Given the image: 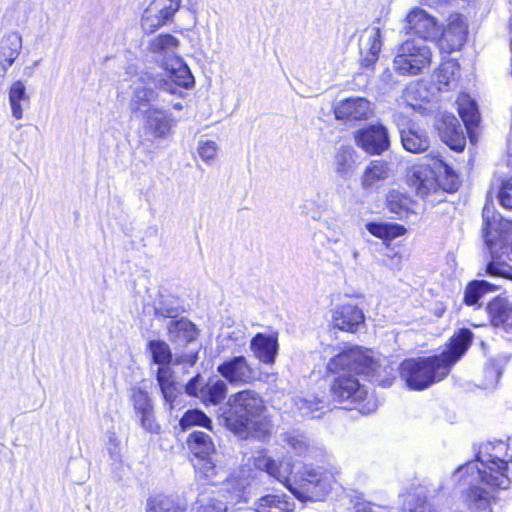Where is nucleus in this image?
<instances>
[{"label":"nucleus","instance_id":"nucleus-1","mask_svg":"<svg viewBox=\"0 0 512 512\" xmlns=\"http://www.w3.org/2000/svg\"><path fill=\"white\" fill-rule=\"evenodd\" d=\"M453 480L466 487L464 497L470 507L491 512L497 491L509 488L512 481V438L483 444L474 461L454 472Z\"/></svg>","mask_w":512,"mask_h":512},{"label":"nucleus","instance_id":"nucleus-2","mask_svg":"<svg viewBox=\"0 0 512 512\" xmlns=\"http://www.w3.org/2000/svg\"><path fill=\"white\" fill-rule=\"evenodd\" d=\"M472 337L469 329H461L451 338L448 349L440 355L404 360L399 367L401 379L409 389L418 391L443 380L466 352Z\"/></svg>","mask_w":512,"mask_h":512},{"label":"nucleus","instance_id":"nucleus-3","mask_svg":"<svg viewBox=\"0 0 512 512\" xmlns=\"http://www.w3.org/2000/svg\"><path fill=\"white\" fill-rule=\"evenodd\" d=\"M375 370L371 356L358 347L342 351L327 363V372L335 378L331 384L334 400L339 403H356L366 397L367 391L356 375L370 374Z\"/></svg>","mask_w":512,"mask_h":512},{"label":"nucleus","instance_id":"nucleus-4","mask_svg":"<svg viewBox=\"0 0 512 512\" xmlns=\"http://www.w3.org/2000/svg\"><path fill=\"white\" fill-rule=\"evenodd\" d=\"M253 465L283 484L301 501H323L331 490L332 476L320 468H305L293 485L290 482L293 465L289 460H275L266 454H259L253 457Z\"/></svg>","mask_w":512,"mask_h":512},{"label":"nucleus","instance_id":"nucleus-5","mask_svg":"<svg viewBox=\"0 0 512 512\" xmlns=\"http://www.w3.org/2000/svg\"><path fill=\"white\" fill-rule=\"evenodd\" d=\"M230 412L226 426L241 438H262L268 434L270 424L265 416L262 397L252 390H243L229 398Z\"/></svg>","mask_w":512,"mask_h":512},{"label":"nucleus","instance_id":"nucleus-6","mask_svg":"<svg viewBox=\"0 0 512 512\" xmlns=\"http://www.w3.org/2000/svg\"><path fill=\"white\" fill-rule=\"evenodd\" d=\"M180 41L171 34H159L149 41L148 49L161 63L164 76L159 80L160 88L171 94H177L179 88H189L194 77L181 57L178 56Z\"/></svg>","mask_w":512,"mask_h":512},{"label":"nucleus","instance_id":"nucleus-7","mask_svg":"<svg viewBox=\"0 0 512 512\" xmlns=\"http://www.w3.org/2000/svg\"><path fill=\"white\" fill-rule=\"evenodd\" d=\"M483 236L492 258L487 273L506 276L512 262V221L501 218L488 203L483 208Z\"/></svg>","mask_w":512,"mask_h":512},{"label":"nucleus","instance_id":"nucleus-8","mask_svg":"<svg viewBox=\"0 0 512 512\" xmlns=\"http://www.w3.org/2000/svg\"><path fill=\"white\" fill-rule=\"evenodd\" d=\"M431 61V50L422 39H408L397 49L394 70L401 75L420 74Z\"/></svg>","mask_w":512,"mask_h":512},{"label":"nucleus","instance_id":"nucleus-9","mask_svg":"<svg viewBox=\"0 0 512 512\" xmlns=\"http://www.w3.org/2000/svg\"><path fill=\"white\" fill-rule=\"evenodd\" d=\"M148 346L153 362L157 364L158 367H170L171 363L175 365L183 364L193 366L197 362V350L195 348L183 352L176 351L173 356L169 345L164 341H150Z\"/></svg>","mask_w":512,"mask_h":512},{"label":"nucleus","instance_id":"nucleus-10","mask_svg":"<svg viewBox=\"0 0 512 512\" xmlns=\"http://www.w3.org/2000/svg\"><path fill=\"white\" fill-rule=\"evenodd\" d=\"M356 144L371 155H380L390 146L389 134L381 124L370 125L359 130L355 135Z\"/></svg>","mask_w":512,"mask_h":512},{"label":"nucleus","instance_id":"nucleus-11","mask_svg":"<svg viewBox=\"0 0 512 512\" xmlns=\"http://www.w3.org/2000/svg\"><path fill=\"white\" fill-rule=\"evenodd\" d=\"M407 182L416 194L422 198L439 190L435 171L428 164L413 165L407 173Z\"/></svg>","mask_w":512,"mask_h":512},{"label":"nucleus","instance_id":"nucleus-12","mask_svg":"<svg viewBox=\"0 0 512 512\" xmlns=\"http://www.w3.org/2000/svg\"><path fill=\"white\" fill-rule=\"evenodd\" d=\"M167 329L168 338L174 344L176 351L180 348H187V351L193 348L199 350L195 343L198 332L196 326L189 320L182 318L170 321Z\"/></svg>","mask_w":512,"mask_h":512},{"label":"nucleus","instance_id":"nucleus-13","mask_svg":"<svg viewBox=\"0 0 512 512\" xmlns=\"http://www.w3.org/2000/svg\"><path fill=\"white\" fill-rule=\"evenodd\" d=\"M467 36V25L462 16L451 15L447 27L439 40L441 50L450 53L459 50Z\"/></svg>","mask_w":512,"mask_h":512},{"label":"nucleus","instance_id":"nucleus-14","mask_svg":"<svg viewBox=\"0 0 512 512\" xmlns=\"http://www.w3.org/2000/svg\"><path fill=\"white\" fill-rule=\"evenodd\" d=\"M373 111V105L363 97L347 98L337 102L334 106V114L337 119L364 120Z\"/></svg>","mask_w":512,"mask_h":512},{"label":"nucleus","instance_id":"nucleus-15","mask_svg":"<svg viewBox=\"0 0 512 512\" xmlns=\"http://www.w3.org/2000/svg\"><path fill=\"white\" fill-rule=\"evenodd\" d=\"M218 372L232 384H244L250 382L254 377L253 369L244 356H236L217 368Z\"/></svg>","mask_w":512,"mask_h":512},{"label":"nucleus","instance_id":"nucleus-16","mask_svg":"<svg viewBox=\"0 0 512 512\" xmlns=\"http://www.w3.org/2000/svg\"><path fill=\"white\" fill-rule=\"evenodd\" d=\"M440 137L452 150L463 151L466 145L464 127L454 115H444L438 126Z\"/></svg>","mask_w":512,"mask_h":512},{"label":"nucleus","instance_id":"nucleus-17","mask_svg":"<svg viewBox=\"0 0 512 512\" xmlns=\"http://www.w3.org/2000/svg\"><path fill=\"white\" fill-rule=\"evenodd\" d=\"M364 319L363 311L351 303L339 305L332 312L333 327L342 331H355Z\"/></svg>","mask_w":512,"mask_h":512},{"label":"nucleus","instance_id":"nucleus-18","mask_svg":"<svg viewBox=\"0 0 512 512\" xmlns=\"http://www.w3.org/2000/svg\"><path fill=\"white\" fill-rule=\"evenodd\" d=\"M408 29L420 36L419 39H435L438 36L439 28L436 20L425 10L414 8L407 15Z\"/></svg>","mask_w":512,"mask_h":512},{"label":"nucleus","instance_id":"nucleus-19","mask_svg":"<svg viewBox=\"0 0 512 512\" xmlns=\"http://www.w3.org/2000/svg\"><path fill=\"white\" fill-rule=\"evenodd\" d=\"M174 126L172 116L164 111L152 110L149 112L144 131L149 141L167 138Z\"/></svg>","mask_w":512,"mask_h":512},{"label":"nucleus","instance_id":"nucleus-20","mask_svg":"<svg viewBox=\"0 0 512 512\" xmlns=\"http://www.w3.org/2000/svg\"><path fill=\"white\" fill-rule=\"evenodd\" d=\"M359 46L362 55V65L365 67L373 66L378 60L382 49L380 28L373 26L366 29L360 38Z\"/></svg>","mask_w":512,"mask_h":512},{"label":"nucleus","instance_id":"nucleus-21","mask_svg":"<svg viewBox=\"0 0 512 512\" xmlns=\"http://www.w3.org/2000/svg\"><path fill=\"white\" fill-rule=\"evenodd\" d=\"M22 48V37L18 32H11L0 41V77H4L7 70L15 62Z\"/></svg>","mask_w":512,"mask_h":512},{"label":"nucleus","instance_id":"nucleus-22","mask_svg":"<svg viewBox=\"0 0 512 512\" xmlns=\"http://www.w3.org/2000/svg\"><path fill=\"white\" fill-rule=\"evenodd\" d=\"M358 155L353 147L342 145L333 156L334 172L342 179L351 178L357 169Z\"/></svg>","mask_w":512,"mask_h":512},{"label":"nucleus","instance_id":"nucleus-23","mask_svg":"<svg viewBox=\"0 0 512 512\" xmlns=\"http://www.w3.org/2000/svg\"><path fill=\"white\" fill-rule=\"evenodd\" d=\"M392 174L391 166L384 160H372L363 170L361 187L365 191L375 188L380 182L387 180Z\"/></svg>","mask_w":512,"mask_h":512},{"label":"nucleus","instance_id":"nucleus-24","mask_svg":"<svg viewBox=\"0 0 512 512\" xmlns=\"http://www.w3.org/2000/svg\"><path fill=\"white\" fill-rule=\"evenodd\" d=\"M250 348L254 356L265 364H273L278 351L277 338L257 333L251 340Z\"/></svg>","mask_w":512,"mask_h":512},{"label":"nucleus","instance_id":"nucleus-25","mask_svg":"<svg viewBox=\"0 0 512 512\" xmlns=\"http://www.w3.org/2000/svg\"><path fill=\"white\" fill-rule=\"evenodd\" d=\"M134 409L142 427L150 433H157L159 425L155 421L150 399L142 390L133 393Z\"/></svg>","mask_w":512,"mask_h":512},{"label":"nucleus","instance_id":"nucleus-26","mask_svg":"<svg viewBox=\"0 0 512 512\" xmlns=\"http://www.w3.org/2000/svg\"><path fill=\"white\" fill-rule=\"evenodd\" d=\"M403 148L411 153H423L428 150L430 141L426 132L415 126L399 128Z\"/></svg>","mask_w":512,"mask_h":512},{"label":"nucleus","instance_id":"nucleus-27","mask_svg":"<svg viewBox=\"0 0 512 512\" xmlns=\"http://www.w3.org/2000/svg\"><path fill=\"white\" fill-rule=\"evenodd\" d=\"M487 310L493 326L502 328L512 333V304L502 298H495L491 301Z\"/></svg>","mask_w":512,"mask_h":512},{"label":"nucleus","instance_id":"nucleus-28","mask_svg":"<svg viewBox=\"0 0 512 512\" xmlns=\"http://www.w3.org/2000/svg\"><path fill=\"white\" fill-rule=\"evenodd\" d=\"M8 99L12 116L17 120L22 119L24 110L28 108L30 104V96L26 91V86L23 81L17 80L12 83L8 91Z\"/></svg>","mask_w":512,"mask_h":512},{"label":"nucleus","instance_id":"nucleus-29","mask_svg":"<svg viewBox=\"0 0 512 512\" xmlns=\"http://www.w3.org/2000/svg\"><path fill=\"white\" fill-rule=\"evenodd\" d=\"M257 512H293L295 504L285 494H267L255 502Z\"/></svg>","mask_w":512,"mask_h":512},{"label":"nucleus","instance_id":"nucleus-30","mask_svg":"<svg viewBox=\"0 0 512 512\" xmlns=\"http://www.w3.org/2000/svg\"><path fill=\"white\" fill-rule=\"evenodd\" d=\"M327 249L333 254V261L337 265H348L351 259L356 262L359 257L357 248L347 236L337 241L332 240Z\"/></svg>","mask_w":512,"mask_h":512},{"label":"nucleus","instance_id":"nucleus-31","mask_svg":"<svg viewBox=\"0 0 512 512\" xmlns=\"http://www.w3.org/2000/svg\"><path fill=\"white\" fill-rule=\"evenodd\" d=\"M187 444L197 460L210 457L215 451V445L210 435L202 431L192 432L188 436Z\"/></svg>","mask_w":512,"mask_h":512},{"label":"nucleus","instance_id":"nucleus-32","mask_svg":"<svg viewBox=\"0 0 512 512\" xmlns=\"http://www.w3.org/2000/svg\"><path fill=\"white\" fill-rule=\"evenodd\" d=\"M459 64L454 60L443 62L434 77L438 90H449L457 86Z\"/></svg>","mask_w":512,"mask_h":512},{"label":"nucleus","instance_id":"nucleus-33","mask_svg":"<svg viewBox=\"0 0 512 512\" xmlns=\"http://www.w3.org/2000/svg\"><path fill=\"white\" fill-rule=\"evenodd\" d=\"M156 378L164 400L170 405V408L172 409L173 403L179 394V390L173 379V371L171 367H158L156 371Z\"/></svg>","mask_w":512,"mask_h":512},{"label":"nucleus","instance_id":"nucleus-34","mask_svg":"<svg viewBox=\"0 0 512 512\" xmlns=\"http://www.w3.org/2000/svg\"><path fill=\"white\" fill-rule=\"evenodd\" d=\"M386 205L389 211L396 214L400 219L406 218L409 213L415 212V203L411 198L397 190L388 193Z\"/></svg>","mask_w":512,"mask_h":512},{"label":"nucleus","instance_id":"nucleus-35","mask_svg":"<svg viewBox=\"0 0 512 512\" xmlns=\"http://www.w3.org/2000/svg\"><path fill=\"white\" fill-rule=\"evenodd\" d=\"M458 112L468 132L477 126L480 120L476 102L467 94H461L457 99Z\"/></svg>","mask_w":512,"mask_h":512},{"label":"nucleus","instance_id":"nucleus-36","mask_svg":"<svg viewBox=\"0 0 512 512\" xmlns=\"http://www.w3.org/2000/svg\"><path fill=\"white\" fill-rule=\"evenodd\" d=\"M227 393V385L223 380L209 381L200 389V400L204 403L218 404Z\"/></svg>","mask_w":512,"mask_h":512},{"label":"nucleus","instance_id":"nucleus-37","mask_svg":"<svg viewBox=\"0 0 512 512\" xmlns=\"http://www.w3.org/2000/svg\"><path fill=\"white\" fill-rule=\"evenodd\" d=\"M428 98V92L420 83L410 84L403 93L404 102L413 110H421Z\"/></svg>","mask_w":512,"mask_h":512},{"label":"nucleus","instance_id":"nucleus-38","mask_svg":"<svg viewBox=\"0 0 512 512\" xmlns=\"http://www.w3.org/2000/svg\"><path fill=\"white\" fill-rule=\"evenodd\" d=\"M499 289V285L495 283H490L488 281H473L471 282L465 290L464 302L467 305H474L478 303L480 298L491 291Z\"/></svg>","mask_w":512,"mask_h":512},{"label":"nucleus","instance_id":"nucleus-39","mask_svg":"<svg viewBox=\"0 0 512 512\" xmlns=\"http://www.w3.org/2000/svg\"><path fill=\"white\" fill-rule=\"evenodd\" d=\"M196 473L212 484H217L221 480V476H219L221 469L218 468L212 461L210 457L197 460V462L193 463Z\"/></svg>","mask_w":512,"mask_h":512},{"label":"nucleus","instance_id":"nucleus-40","mask_svg":"<svg viewBox=\"0 0 512 512\" xmlns=\"http://www.w3.org/2000/svg\"><path fill=\"white\" fill-rule=\"evenodd\" d=\"M147 512H185V507L168 496H156L149 500Z\"/></svg>","mask_w":512,"mask_h":512},{"label":"nucleus","instance_id":"nucleus-41","mask_svg":"<svg viewBox=\"0 0 512 512\" xmlns=\"http://www.w3.org/2000/svg\"><path fill=\"white\" fill-rule=\"evenodd\" d=\"M284 447L290 448L297 455H305L309 450V444L306 438L296 432H287L282 435Z\"/></svg>","mask_w":512,"mask_h":512},{"label":"nucleus","instance_id":"nucleus-42","mask_svg":"<svg viewBox=\"0 0 512 512\" xmlns=\"http://www.w3.org/2000/svg\"><path fill=\"white\" fill-rule=\"evenodd\" d=\"M196 512H227L226 503L214 496H202L196 502Z\"/></svg>","mask_w":512,"mask_h":512},{"label":"nucleus","instance_id":"nucleus-43","mask_svg":"<svg viewBox=\"0 0 512 512\" xmlns=\"http://www.w3.org/2000/svg\"><path fill=\"white\" fill-rule=\"evenodd\" d=\"M211 420L200 410H188L180 419V425L185 430L194 425L210 428Z\"/></svg>","mask_w":512,"mask_h":512},{"label":"nucleus","instance_id":"nucleus-44","mask_svg":"<svg viewBox=\"0 0 512 512\" xmlns=\"http://www.w3.org/2000/svg\"><path fill=\"white\" fill-rule=\"evenodd\" d=\"M197 153L204 162L210 163L218 154V145L215 141L201 138L198 141Z\"/></svg>","mask_w":512,"mask_h":512},{"label":"nucleus","instance_id":"nucleus-45","mask_svg":"<svg viewBox=\"0 0 512 512\" xmlns=\"http://www.w3.org/2000/svg\"><path fill=\"white\" fill-rule=\"evenodd\" d=\"M167 22L158 18L155 14L150 13L149 10L145 9L141 18V27L146 33H153L158 28L164 26Z\"/></svg>","mask_w":512,"mask_h":512},{"label":"nucleus","instance_id":"nucleus-46","mask_svg":"<svg viewBox=\"0 0 512 512\" xmlns=\"http://www.w3.org/2000/svg\"><path fill=\"white\" fill-rule=\"evenodd\" d=\"M497 198L503 208L512 210V179L502 182Z\"/></svg>","mask_w":512,"mask_h":512},{"label":"nucleus","instance_id":"nucleus-47","mask_svg":"<svg viewBox=\"0 0 512 512\" xmlns=\"http://www.w3.org/2000/svg\"><path fill=\"white\" fill-rule=\"evenodd\" d=\"M159 8L162 10L164 17L167 21L172 20L175 13L179 10L181 0H154Z\"/></svg>","mask_w":512,"mask_h":512},{"label":"nucleus","instance_id":"nucleus-48","mask_svg":"<svg viewBox=\"0 0 512 512\" xmlns=\"http://www.w3.org/2000/svg\"><path fill=\"white\" fill-rule=\"evenodd\" d=\"M324 226H325L324 234H325L327 246L332 244V240L337 241L340 238L346 237L343 229L339 225L325 221Z\"/></svg>","mask_w":512,"mask_h":512},{"label":"nucleus","instance_id":"nucleus-49","mask_svg":"<svg viewBox=\"0 0 512 512\" xmlns=\"http://www.w3.org/2000/svg\"><path fill=\"white\" fill-rule=\"evenodd\" d=\"M257 478V473L248 467H242L237 474L238 485L244 489L252 484Z\"/></svg>","mask_w":512,"mask_h":512},{"label":"nucleus","instance_id":"nucleus-50","mask_svg":"<svg viewBox=\"0 0 512 512\" xmlns=\"http://www.w3.org/2000/svg\"><path fill=\"white\" fill-rule=\"evenodd\" d=\"M228 338L237 345H244L247 338V328L244 325L236 326L229 332Z\"/></svg>","mask_w":512,"mask_h":512},{"label":"nucleus","instance_id":"nucleus-51","mask_svg":"<svg viewBox=\"0 0 512 512\" xmlns=\"http://www.w3.org/2000/svg\"><path fill=\"white\" fill-rule=\"evenodd\" d=\"M366 229L371 233L372 235L378 237V238H388V227L386 223H368L366 225Z\"/></svg>","mask_w":512,"mask_h":512},{"label":"nucleus","instance_id":"nucleus-52","mask_svg":"<svg viewBox=\"0 0 512 512\" xmlns=\"http://www.w3.org/2000/svg\"><path fill=\"white\" fill-rule=\"evenodd\" d=\"M205 386L202 381V378L197 375L192 378L186 385L185 389L187 394L198 397L200 399V389Z\"/></svg>","mask_w":512,"mask_h":512},{"label":"nucleus","instance_id":"nucleus-53","mask_svg":"<svg viewBox=\"0 0 512 512\" xmlns=\"http://www.w3.org/2000/svg\"><path fill=\"white\" fill-rule=\"evenodd\" d=\"M156 313L162 317L174 318L180 314V309L178 307L168 306L165 303H161L158 308H156Z\"/></svg>","mask_w":512,"mask_h":512},{"label":"nucleus","instance_id":"nucleus-54","mask_svg":"<svg viewBox=\"0 0 512 512\" xmlns=\"http://www.w3.org/2000/svg\"><path fill=\"white\" fill-rule=\"evenodd\" d=\"M319 401L314 400V404H308L307 407L299 406V411L303 416H311L312 418H316L319 415H316L315 412L319 409Z\"/></svg>","mask_w":512,"mask_h":512},{"label":"nucleus","instance_id":"nucleus-55","mask_svg":"<svg viewBox=\"0 0 512 512\" xmlns=\"http://www.w3.org/2000/svg\"><path fill=\"white\" fill-rule=\"evenodd\" d=\"M387 227H388V231L389 234H388V238H395V237H399V236H402L405 234L406 232V229L404 226L402 225H398V224H387Z\"/></svg>","mask_w":512,"mask_h":512},{"label":"nucleus","instance_id":"nucleus-56","mask_svg":"<svg viewBox=\"0 0 512 512\" xmlns=\"http://www.w3.org/2000/svg\"><path fill=\"white\" fill-rule=\"evenodd\" d=\"M153 96V92L147 88H144L143 90H136V98L137 101H149Z\"/></svg>","mask_w":512,"mask_h":512},{"label":"nucleus","instance_id":"nucleus-57","mask_svg":"<svg viewBox=\"0 0 512 512\" xmlns=\"http://www.w3.org/2000/svg\"><path fill=\"white\" fill-rule=\"evenodd\" d=\"M150 11V13L155 14L158 18H161L163 21L168 22L166 17H164L162 10L159 8V6L156 4V2L153 0L149 6L146 8Z\"/></svg>","mask_w":512,"mask_h":512},{"label":"nucleus","instance_id":"nucleus-58","mask_svg":"<svg viewBox=\"0 0 512 512\" xmlns=\"http://www.w3.org/2000/svg\"><path fill=\"white\" fill-rule=\"evenodd\" d=\"M107 449L109 450L111 457H115L116 451L119 450V443L115 437L109 438Z\"/></svg>","mask_w":512,"mask_h":512},{"label":"nucleus","instance_id":"nucleus-59","mask_svg":"<svg viewBox=\"0 0 512 512\" xmlns=\"http://www.w3.org/2000/svg\"><path fill=\"white\" fill-rule=\"evenodd\" d=\"M375 509L379 510L380 508L370 503H361L358 504L356 512H377Z\"/></svg>","mask_w":512,"mask_h":512},{"label":"nucleus","instance_id":"nucleus-60","mask_svg":"<svg viewBox=\"0 0 512 512\" xmlns=\"http://www.w3.org/2000/svg\"><path fill=\"white\" fill-rule=\"evenodd\" d=\"M294 402H295V405L297 406V408L299 409V406L307 407L308 404H314V399H308V398H304V397H296Z\"/></svg>","mask_w":512,"mask_h":512},{"label":"nucleus","instance_id":"nucleus-61","mask_svg":"<svg viewBox=\"0 0 512 512\" xmlns=\"http://www.w3.org/2000/svg\"><path fill=\"white\" fill-rule=\"evenodd\" d=\"M434 163V167L437 168V169H441L443 168L445 170L446 173H448V166L439 158H434L433 159Z\"/></svg>","mask_w":512,"mask_h":512},{"label":"nucleus","instance_id":"nucleus-62","mask_svg":"<svg viewBox=\"0 0 512 512\" xmlns=\"http://www.w3.org/2000/svg\"><path fill=\"white\" fill-rule=\"evenodd\" d=\"M381 79L385 82H390L392 79V72L389 69H385L381 74Z\"/></svg>","mask_w":512,"mask_h":512},{"label":"nucleus","instance_id":"nucleus-63","mask_svg":"<svg viewBox=\"0 0 512 512\" xmlns=\"http://www.w3.org/2000/svg\"><path fill=\"white\" fill-rule=\"evenodd\" d=\"M172 107L175 110H182L183 109V104L181 102H175V103L172 104Z\"/></svg>","mask_w":512,"mask_h":512},{"label":"nucleus","instance_id":"nucleus-64","mask_svg":"<svg viewBox=\"0 0 512 512\" xmlns=\"http://www.w3.org/2000/svg\"><path fill=\"white\" fill-rule=\"evenodd\" d=\"M231 512H257V507H255V510L246 509V510H236V511H231Z\"/></svg>","mask_w":512,"mask_h":512}]
</instances>
